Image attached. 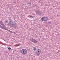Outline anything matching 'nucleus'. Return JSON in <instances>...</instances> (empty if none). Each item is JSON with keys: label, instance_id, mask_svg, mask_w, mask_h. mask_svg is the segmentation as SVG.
Listing matches in <instances>:
<instances>
[{"label": "nucleus", "instance_id": "f257e3e1", "mask_svg": "<svg viewBox=\"0 0 60 60\" xmlns=\"http://www.w3.org/2000/svg\"><path fill=\"white\" fill-rule=\"evenodd\" d=\"M6 28L4 26V25L3 24V22L0 21V28L2 29H5Z\"/></svg>", "mask_w": 60, "mask_h": 60}, {"label": "nucleus", "instance_id": "9b49d317", "mask_svg": "<svg viewBox=\"0 0 60 60\" xmlns=\"http://www.w3.org/2000/svg\"><path fill=\"white\" fill-rule=\"evenodd\" d=\"M31 4H32V2L31 1H30L28 3V4H29L30 5H31Z\"/></svg>", "mask_w": 60, "mask_h": 60}, {"label": "nucleus", "instance_id": "0eeeda50", "mask_svg": "<svg viewBox=\"0 0 60 60\" xmlns=\"http://www.w3.org/2000/svg\"><path fill=\"white\" fill-rule=\"evenodd\" d=\"M11 26L12 27H13L16 28V24L15 23L13 24H13H12V25H11Z\"/></svg>", "mask_w": 60, "mask_h": 60}, {"label": "nucleus", "instance_id": "ddd939ff", "mask_svg": "<svg viewBox=\"0 0 60 60\" xmlns=\"http://www.w3.org/2000/svg\"><path fill=\"white\" fill-rule=\"evenodd\" d=\"M5 30H7V31H9L10 30L8 29H7V28H5V29H4Z\"/></svg>", "mask_w": 60, "mask_h": 60}, {"label": "nucleus", "instance_id": "423d86ee", "mask_svg": "<svg viewBox=\"0 0 60 60\" xmlns=\"http://www.w3.org/2000/svg\"><path fill=\"white\" fill-rule=\"evenodd\" d=\"M41 53V51H40V50L39 49H37L36 52L37 55L38 56H39V55H40V54Z\"/></svg>", "mask_w": 60, "mask_h": 60}, {"label": "nucleus", "instance_id": "4468645a", "mask_svg": "<svg viewBox=\"0 0 60 60\" xmlns=\"http://www.w3.org/2000/svg\"><path fill=\"white\" fill-rule=\"evenodd\" d=\"M8 49L9 50H11V48L10 47H8Z\"/></svg>", "mask_w": 60, "mask_h": 60}, {"label": "nucleus", "instance_id": "1a4fd4ad", "mask_svg": "<svg viewBox=\"0 0 60 60\" xmlns=\"http://www.w3.org/2000/svg\"><path fill=\"white\" fill-rule=\"evenodd\" d=\"M33 42L34 43H37V42H38V41L36 40L35 39H34V41H33Z\"/></svg>", "mask_w": 60, "mask_h": 60}, {"label": "nucleus", "instance_id": "2eb2a0df", "mask_svg": "<svg viewBox=\"0 0 60 60\" xmlns=\"http://www.w3.org/2000/svg\"><path fill=\"white\" fill-rule=\"evenodd\" d=\"M6 23H8V20H6L5 21Z\"/></svg>", "mask_w": 60, "mask_h": 60}, {"label": "nucleus", "instance_id": "f8f14e48", "mask_svg": "<svg viewBox=\"0 0 60 60\" xmlns=\"http://www.w3.org/2000/svg\"><path fill=\"white\" fill-rule=\"evenodd\" d=\"M35 17V16H31V17H30V18H31V19H33V18H34Z\"/></svg>", "mask_w": 60, "mask_h": 60}, {"label": "nucleus", "instance_id": "39448f33", "mask_svg": "<svg viewBox=\"0 0 60 60\" xmlns=\"http://www.w3.org/2000/svg\"><path fill=\"white\" fill-rule=\"evenodd\" d=\"M13 22L11 20V19H10L9 21V23L7 24V25H8L9 26H11L12 24H13Z\"/></svg>", "mask_w": 60, "mask_h": 60}, {"label": "nucleus", "instance_id": "20e7f679", "mask_svg": "<svg viewBox=\"0 0 60 60\" xmlns=\"http://www.w3.org/2000/svg\"><path fill=\"white\" fill-rule=\"evenodd\" d=\"M37 15H42V13L40 11V10L38 9H37L36 11H35Z\"/></svg>", "mask_w": 60, "mask_h": 60}, {"label": "nucleus", "instance_id": "6e6552de", "mask_svg": "<svg viewBox=\"0 0 60 60\" xmlns=\"http://www.w3.org/2000/svg\"><path fill=\"white\" fill-rule=\"evenodd\" d=\"M34 40V39L33 38H31V39H30V41H31V42H33Z\"/></svg>", "mask_w": 60, "mask_h": 60}, {"label": "nucleus", "instance_id": "9d476101", "mask_svg": "<svg viewBox=\"0 0 60 60\" xmlns=\"http://www.w3.org/2000/svg\"><path fill=\"white\" fill-rule=\"evenodd\" d=\"M33 50H34V51H35V50H36V47H33Z\"/></svg>", "mask_w": 60, "mask_h": 60}, {"label": "nucleus", "instance_id": "7ed1b4c3", "mask_svg": "<svg viewBox=\"0 0 60 60\" xmlns=\"http://www.w3.org/2000/svg\"><path fill=\"white\" fill-rule=\"evenodd\" d=\"M41 20L43 21H47L48 20V18L44 16L41 18Z\"/></svg>", "mask_w": 60, "mask_h": 60}, {"label": "nucleus", "instance_id": "f3484780", "mask_svg": "<svg viewBox=\"0 0 60 60\" xmlns=\"http://www.w3.org/2000/svg\"><path fill=\"white\" fill-rule=\"evenodd\" d=\"M9 32H10V33H12V31H11L10 30H9Z\"/></svg>", "mask_w": 60, "mask_h": 60}, {"label": "nucleus", "instance_id": "dca6fc26", "mask_svg": "<svg viewBox=\"0 0 60 60\" xmlns=\"http://www.w3.org/2000/svg\"><path fill=\"white\" fill-rule=\"evenodd\" d=\"M48 23L49 24H51V22H50V21H49Z\"/></svg>", "mask_w": 60, "mask_h": 60}, {"label": "nucleus", "instance_id": "f03ea898", "mask_svg": "<svg viewBox=\"0 0 60 60\" xmlns=\"http://www.w3.org/2000/svg\"><path fill=\"white\" fill-rule=\"evenodd\" d=\"M21 53L23 55H26L27 53V51H26L25 49H23L21 50Z\"/></svg>", "mask_w": 60, "mask_h": 60}, {"label": "nucleus", "instance_id": "a211bd4d", "mask_svg": "<svg viewBox=\"0 0 60 60\" xmlns=\"http://www.w3.org/2000/svg\"><path fill=\"white\" fill-rule=\"evenodd\" d=\"M20 45V44H18V45H17V46H19Z\"/></svg>", "mask_w": 60, "mask_h": 60}]
</instances>
